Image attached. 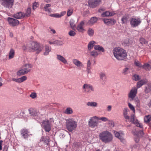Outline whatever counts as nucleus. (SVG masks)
Here are the masks:
<instances>
[{
	"label": "nucleus",
	"mask_w": 151,
	"mask_h": 151,
	"mask_svg": "<svg viewBox=\"0 0 151 151\" xmlns=\"http://www.w3.org/2000/svg\"><path fill=\"white\" fill-rule=\"evenodd\" d=\"M113 52L115 57L119 60L125 59L127 55L126 51L119 47L114 48L113 50Z\"/></svg>",
	"instance_id": "nucleus-1"
},
{
	"label": "nucleus",
	"mask_w": 151,
	"mask_h": 151,
	"mask_svg": "<svg viewBox=\"0 0 151 151\" xmlns=\"http://www.w3.org/2000/svg\"><path fill=\"white\" fill-rule=\"evenodd\" d=\"M99 138L102 141L105 143H108L112 141L113 139L111 134L107 131L101 133L99 135Z\"/></svg>",
	"instance_id": "nucleus-2"
},
{
	"label": "nucleus",
	"mask_w": 151,
	"mask_h": 151,
	"mask_svg": "<svg viewBox=\"0 0 151 151\" xmlns=\"http://www.w3.org/2000/svg\"><path fill=\"white\" fill-rule=\"evenodd\" d=\"M77 126V122L72 119L66 120V127L67 129L70 132L75 129Z\"/></svg>",
	"instance_id": "nucleus-3"
},
{
	"label": "nucleus",
	"mask_w": 151,
	"mask_h": 151,
	"mask_svg": "<svg viewBox=\"0 0 151 151\" xmlns=\"http://www.w3.org/2000/svg\"><path fill=\"white\" fill-rule=\"evenodd\" d=\"M29 46L27 47L28 51L30 52H34L35 50H37V53H39L42 50L38 43L36 42H32L29 44Z\"/></svg>",
	"instance_id": "nucleus-4"
},
{
	"label": "nucleus",
	"mask_w": 151,
	"mask_h": 151,
	"mask_svg": "<svg viewBox=\"0 0 151 151\" xmlns=\"http://www.w3.org/2000/svg\"><path fill=\"white\" fill-rule=\"evenodd\" d=\"M53 122V118H50L49 120H44L42 122V126L46 132H49L51 130V124Z\"/></svg>",
	"instance_id": "nucleus-5"
},
{
	"label": "nucleus",
	"mask_w": 151,
	"mask_h": 151,
	"mask_svg": "<svg viewBox=\"0 0 151 151\" xmlns=\"http://www.w3.org/2000/svg\"><path fill=\"white\" fill-rule=\"evenodd\" d=\"M98 120L99 117L96 116L91 117L88 122V126L92 128L97 127Z\"/></svg>",
	"instance_id": "nucleus-6"
},
{
	"label": "nucleus",
	"mask_w": 151,
	"mask_h": 151,
	"mask_svg": "<svg viewBox=\"0 0 151 151\" xmlns=\"http://www.w3.org/2000/svg\"><path fill=\"white\" fill-rule=\"evenodd\" d=\"M31 65L29 64H25L23 67V68L19 70L17 72V75L18 76H21L27 73L30 71Z\"/></svg>",
	"instance_id": "nucleus-7"
},
{
	"label": "nucleus",
	"mask_w": 151,
	"mask_h": 151,
	"mask_svg": "<svg viewBox=\"0 0 151 151\" xmlns=\"http://www.w3.org/2000/svg\"><path fill=\"white\" fill-rule=\"evenodd\" d=\"M129 22L131 27H134L139 25L141 23L142 20L140 18L133 17L130 19Z\"/></svg>",
	"instance_id": "nucleus-8"
},
{
	"label": "nucleus",
	"mask_w": 151,
	"mask_h": 151,
	"mask_svg": "<svg viewBox=\"0 0 151 151\" xmlns=\"http://www.w3.org/2000/svg\"><path fill=\"white\" fill-rule=\"evenodd\" d=\"M14 0H0L1 4L4 7L10 9L14 5Z\"/></svg>",
	"instance_id": "nucleus-9"
},
{
	"label": "nucleus",
	"mask_w": 151,
	"mask_h": 151,
	"mask_svg": "<svg viewBox=\"0 0 151 151\" xmlns=\"http://www.w3.org/2000/svg\"><path fill=\"white\" fill-rule=\"evenodd\" d=\"M83 89L84 91L87 93H90L91 91H94L93 87L91 85L88 83H85L83 85Z\"/></svg>",
	"instance_id": "nucleus-10"
},
{
	"label": "nucleus",
	"mask_w": 151,
	"mask_h": 151,
	"mask_svg": "<svg viewBox=\"0 0 151 151\" xmlns=\"http://www.w3.org/2000/svg\"><path fill=\"white\" fill-rule=\"evenodd\" d=\"M137 93V88L135 87L132 88L128 93V97L132 100L136 96Z\"/></svg>",
	"instance_id": "nucleus-11"
},
{
	"label": "nucleus",
	"mask_w": 151,
	"mask_h": 151,
	"mask_svg": "<svg viewBox=\"0 0 151 151\" xmlns=\"http://www.w3.org/2000/svg\"><path fill=\"white\" fill-rule=\"evenodd\" d=\"M130 119V122L134 124H136L137 127L140 128L142 127V125L138 122V120L135 118L134 114L131 115Z\"/></svg>",
	"instance_id": "nucleus-12"
},
{
	"label": "nucleus",
	"mask_w": 151,
	"mask_h": 151,
	"mask_svg": "<svg viewBox=\"0 0 151 151\" xmlns=\"http://www.w3.org/2000/svg\"><path fill=\"white\" fill-rule=\"evenodd\" d=\"M51 6V4H46L45 5L43 3L41 4L40 6V9H43L46 12H50L51 11V9L50 7Z\"/></svg>",
	"instance_id": "nucleus-13"
},
{
	"label": "nucleus",
	"mask_w": 151,
	"mask_h": 151,
	"mask_svg": "<svg viewBox=\"0 0 151 151\" xmlns=\"http://www.w3.org/2000/svg\"><path fill=\"white\" fill-rule=\"evenodd\" d=\"M101 1V0H89L88 4L92 8L95 7L99 4Z\"/></svg>",
	"instance_id": "nucleus-14"
},
{
	"label": "nucleus",
	"mask_w": 151,
	"mask_h": 151,
	"mask_svg": "<svg viewBox=\"0 0 151 151\" xmlns=\"http://www.w3.org/2000/svg\"><path fill=\"white\" fill-rule=\"evenodd\" d=\"M8 21L10 25L13 26L18 25L19 23L18 20L10 17L8 18Z\"/></svg>",
	"instance_id": "nucleus-15"
},
{
	"label": "nucleus",
	"mask_w": 151,
	"mask_h": 151,
	"mask_svg": "<svg viewBox=\"0 0 151 151\" xmlns=\"http://www.w3.org/2000/svg\"><path fill=\"white\" fill-rule=\"evenodd\" d=\"M114 134L115 136L118 138L121 142H122L123 143H124L125 142V140L123 137L124 134L122 132L120 133L116 131H114Z\"/></svg>",
	"instance_id": "nucleus-16"
},
{
	"label": "nucleus",
	"mask_w": 151,
	"mask_h": 151,
	"mask_svg": "<svg viewBox=\"0 0 151 151\" xmlns=\"http://www.w3.org/2000/svg\"><path fill=\"white\" fill-rule=\"evenodd\" d=\"M20 132L23 138L25 139H27L28 137L31 135V134H28L29 132L28 130L25 128L22 129Z\"/></svg>",
	"instance_id": "nucleus-17"
},
{
	"label": "nucleus",
	"mask_w": 151,
	"mask_h": 151,
	"mask_svg": "<svg viewBox=\"0 0 151 151\" xmlns=\"http://www.w3.org/2000/svg\"><path fill=\"white\" fill-rule=\"evenodd\" d=\"M104 23L107 25H113L116 22V20L114 19H103Z\"/></svg>",
	"instance_id": "nucleus-18"
},
{
	"label": "nucleus",
	"mask_w": 151,
	"mask_h": 151,
	"mask_svg": "<svg viewBox=\"0 0 151 151\" xmlns=\"http://www.w3.org/2000/svg\"><path fill=\"white\" fill-rule=\"evenodd\" d=\"M73 64L79 68L83 67V65L82 63L77 59H73L72 60Z\"/></svg>",
	"instance_id": "nucleus-19"
},
{
	"label": "nucleus",
	"mask_w": 151,
	"mask_h": 151,
	"mask_svg": "<svg viewBox=\"0 0 151 151\" xmlns=\"http://www.w3.org/2000/svg\"><path fill=\"white\" fill-rule=\"evenodd\" d=\"M84 24V22L82 21L77 25L76 29L79 32L83 33L85 31V29L83 27Z\"/></svg>",
	"instance_id": "nucleus-20"
},
{
	"label": "nucleus",
	"mask_w": 151,
	"mask_h": 151,
	"mask_svg": "<svg viewBox=\"0 0 151 151\" xmlns=\"http://www.w3.org/2000/svg\"><path fill=\"white\" fill-rule=\"evenodd\" d=\"M116 13L114 12H110L109 11L104 12L101 14L102 17H109L113 16L115 15Z\"/></svg>",
	"instance_id": "nucleus-21"
},
{
	"label": "nucleus",
	"mask_w": 151,
	"mask_h": 151,
	"mask_svg": "<svg viewBox=\"0 0 151 151\" xmlns=\"http://www.w3.org/2000/svg\"><path fill=\"white\" fill-rule=\"evenodd\" d=\"M57 59L59 61L65 64L67 63V61L66 59L62 56L60 55H56Z\"/></svg>",
	"instance_id": "nucleus-22"
},
{
	"label": "nucleus",
	"mask_w": 151,
	"mask_h": 151,
	"mask_svg": "<svg viewBox=\"0 0 151 151\" xmlns=\"http://www.w3.org/2000/svg\"><path fill=\"white\" fill-rule=\"evenodd\" d=\"M98 20V19L96 17H91L88 21V24L90 26H92L96 23Z\"/></svg>",
	"instance_id": "nucleus-23"
},
{
	"label": "nucleus",
	"mask_w": 151,
	"mask_h": 151,
	"mask_svg": "<svg viewBox=\"0 0 151 151\" xmlns=\"http://www.w3.org/2000/svg\"><path fill=\"white\" fill-rule=\"evenodd\" d=\"M13 17L14 18L18 19H22L25 17L24 13L21 12L16 13L14 14Z\"/></svg>",
	"instance_id": "nucleus-24"
},
{
	"label": "nucleus",
	"mask_w": 151,
	"mask_h": 151,
	"mask_svg": "<svg viewBox=\"0 0 151 151\" xmlns=\"http://www.w3.org/2000/svg\"><path fill=\"white\" fill-rule=\"evenodd\" d=\"M100 79L102 84L105 83L106 81V76L105 74L103 73H101L99 74Z\"/></svg>",
	"instance_id": "nucleus-25"
},
{
	"label": "nucleus",
	"mask_w": 151,
	"mask_h": 151,
	"mask_svg": "<svg viewBox=\"0 0 151 151\" xmlns=\"http://www.w3.org/2000/svg\"><path fill=\"white\" fill-rule=\"evenodd\" d=\"M66 13V11H64L61 12L60 14L58 13L52 14L50 15V16L53 17L60 18L65 15Z\"/></svg>",
	"instance_id": "nucleus-26"
},
{
	"label": "nucleus",
	"mask_w": 151,
	"mask_h": 151,
	"mask_svg": "<svg viewBox=\"0 0 151 151\" xmlns=\"http://www.w3.org/2000/svg\"><path fill=\"white\" fill-rule=\"evenodd\" d=\"M129 17L128 15H125L123 16L121 19L122 24H126L129 21Z\"/></svg>",
	"instance_id": "nucleus-27"
},
{
	"label": "nucleus",
	"mask_w": 151,
	"mask_h": 151,
	"mask_svg": "<svg viewBox=\"0 0 151 151\" xmlns=\"http://www.w3.org/2000/svg\"><path fill=\"white\" fill-rule=\"evenodd\" d=\"M147 82L146 79L141 80L137 83V88H140L142 86L146 83Z\"/></svg>",
	"instance_id": "nucleus-28"
},
{
	"label": "nucleus",
	"mask_w": 151,
	"mask_h": 151,
	"mask_svg": "<svg viewBox=\"0 0 151 151\" xmlns=\"http://www.w3.org/2000/svg\"><path fill=\"white\" fill-rule=\"evenodd\" d=\"M129 111L128 109L127 108H125L124 109L123 112V114L125 119L127 120H128L130 119V117L128 115V111Z\"/></svg>",
	"instance_id": "nucleus-29"
},
{
	"label": "nucleus",
	"mask_w": 151,
	"mask_h": 151,
	"mask_svg": "<svg viewBox=\"0 0 151 151\" xmlns=\"http://www.w3.org/2000/svg\"><path fill=\"white\" fill-rule=\"evenodd\" d=\"M15 55V51L13 49H11L8 55L9 59H11L14 57Z\"/></svg>",
	"instance_id": "nucleus-30"
},
{
	"label": "nucleus",
	"mask_w": 151,
	"mask_h": 151,
	"mask_svg": "<svg viewBox=\"0 0 151 151\" xmlns=\"http://www.w3.org/2000/svg\"><path fill=\"white\" fill-rule=\"evenodd\" d=\"M49 137L47 136L45 137H42L40 139V141L43 142L45 144L48 145L49 142Z\"/></svg>",
	"instance_id": "nucleus-31"
},
{
	"label": "nucleus",
	"mask_w": 151,
	"mask_h": 151,
	"mask_svg": "<svg viewBox=\"0 0 151 151\" xmlns=\"http://www.w3.org/2000/svg\"><path fill=\"white\" fill-rule=\"evenodd\" d=\"M94 48L95 50L101 51L102 52H104L105 51L104 47L99 45H95Z\"/></svg>",
	"instance_id": "nucleus-32"
},
{
	"label": "nucleus",
	"mask_w": 151,
	"mask_h": 151,
	"mask_svg": "<svg viewBox=\"0 0 151 151\" xmlns=\"http://www.w3.org/2000/svg\"><path fill=\"white\" fill-rule=\"evenodd\" d=\"M87 106H91L92 107H96L98 106V104L97 103L94 102H88L86 103Z\"/></svg>",
	"instance_id": "nucleus-33"
},
{
	"label": "nucleus",
	"mask_w": 151,
	"mask_h": 151,
	"mask_svg": "<svg viewBox=\"0 0 151 151\" xmlns=\"http://www.w3.org/2000/svg\"><path fill=\"white\" fill-rule=\"evenodd\" d=\"M45 51L44 52V54L45 55H48L49 52L51 51V48L50 47H49L48 46L46 45L45 46Z\"/></svg>",
	"instance_id": "nucleus-34"
},
{
	"label": "nucleus",
	"mask_w": 151,
	"mask_h": 151,
	"mask_svg": "<svg viewBox=\"0 0 151 151\" xmlns=\"http://www.w3.org/2000/svg\"><path fill=\"white\" fill-rule=\"evenodd\" d=\"M151 91V86L150 84L147 85L145 87L144 91L146 93H147Z\"/></svg>",
	"instance_id": "nucleus-35"
},
{
	"label": "nucleus",
	"mask_w": 151,
	"mask_h": 151,
	"mask_svg": "<svg viewBox=\"0 0 151 151\" xmlns=\"http://www.w3.org/2000/svg\"><path fill=\"white\" fill-rule=\"evenodd\" d=\"M73 109L70 107L67 108L64 112L65 114H71L73 113Z\"/></svg>",
	"instance_id": "nucleus-36"
},
{
	"label": "nucleus",
	"mask_w": 151,
	"mask_h": 151,
	"mask_svg": "<svg viewBox=\"0 0 151 151\" xmlns=\"http://www.w3.org/2000/svg\"><path fill=\"white\" fill-rule=\"evenodd\" d=\"M96 44V43L94 41H91L89 42L88 46V50H90L92 49Z\"/></svg>",
	"instance_id": "nucleus-37"
},
{
	"label": "nucleus",
	"mask_w": 151,
	"mask_h": 151,
	"mask_svg": "<svg viewBox=\"0 0 151 151\" xmlns=\"http://www.w3.org/2000/svg\"><path fill=\"white\" fill-rule=\"evenodd\" d=\"M31 9L30 7H28L26 10L25 13H24V17H29L31 14Z\"/></svg>",
	"instance_id": "nucleus-38"
},
{
	"label": "nucleus",
	"mask_w": 151,
	"mask_h": 151,
	"mask_svg": "<svg viewBox=\"0 0 151 151\" xmlns=\"http://www.w3.org/2000/svg\"><path fill=\"white\" fill-rule=\"evenodd\" d=\"M142 67L143 69L146 70H150L151 69V66L148 63L145 64Z\"/></svg>",
	"instance_id": "nucleus-39"
},
{
	"label": "nucleus",
	"mask_w": 151,
	"mask_h": 151,
	"mask_svg": "<svg viewBox=\"0 0 151 151\" xmlns=\"http://www.w3.org/2000/svg\"><path fill=\"white\" fill-rule=\"evenodd\" d=\"M144 121L147 123L151 121V115H149L146 116L144 119Z\"/></svg>",
	"instance_id": "nucleus-40"
},
{
	"label": "nucleus",
	"mask_w": 151,
	"mask_h": 151,
	"mask_svg": "<svg viewBox=\"0 0 151 151\" xmlns=\"http://www.w3.org/2000/svg\"><path fill=\"white\" fill-rule=\"evenodd\" d=\"M94 31L92 29L89 28L87 31V33L90 36H92L94 34Z\"/></svg>",
	"instance_id": "nucleus-41"
},
{
	"label": "nucleus",
	"mask_w": 151,
	"mask_h": 151,
	"mask_svg": "<svg viewBox=\"0 0 151 151\" xmlns=\"http://www.w3.org/2000/svg\"><path fill=\"white\" fill-rule=\"evenodd\" d=\"M29 111V114L32 116L36 115L37 114V111L33 109L30 108Z\"/></svg>",
	"instance_id": "nucleus-42"
},
{
	"label": "nucleus",
	"mask_w": 151,
	"mask_h": 151,
	"mask_svg": "<svg viewBox=\"0 0 151 151\" xmlns=\"http://www.w3.org/2000/svg\"><path fill=\"white\" fill-rule=\"evenodd\" d=\"M64 44L63 42L61 40H56L54 41V44L62 45Z\"/></svg>",
	"instance_id": "nucleus-43"
},
{
	"label": "nucleus",
	"mask_w": 151,
	"mask_h": 151,
	"mask_svg": "<svg viewBox=\"0 0 151 151\" xmlns=\"http://www.w3.org/2000/svg\"><path fill=\"white\" fill-rule=\"evenodd\" d=\"M91 55L94 58L97 57L98 55V53L95 50H93L90 53Z\"/></svg>",
	"instance_id": "nucleus-44"
},
{
	"label": "nucleus",
	"mask_w": 151,
	"mask_h": 151,
	"mask_svg": "<svg viewBox=\"0 0 151 151\" xmlns=\"http://www.w3.org/2000/svg\"><path fill=\"white\" fill-rule=\"evenodd\" d=\"M27 79V77L25 76H23L20 78H19V83H22L25 81Z\"/></svg>",
	"instance_id": "nucleus-45"
},
{
	"label": "nucleus",
	"mask_w": 151,
	"mask_h": 151,
	"mask_svg": "<svg viewBox=\"0 0 151 151\" xmlns=\"http://www.w3.org/2000/svg\"><path fill=\"white\" fill-rule=\"evenodd\" d=\"M70 24L71 28L73 29H74L75 27V25L74 24V22L73 19L70 20Z\"/></svg>",
	"instance_id": "nucleus-46"
},
{
	"label": "nucleus",
	"mask_w": 151,
	"mask_h": 151,
	"mask_svg": "<svg viewBox=\"0 0 151 151\" xmlns=\"http://www.w3.org/2000/svg\"><path fill=\"white\" fill-rule=\"evenodd\" d=\"M73 9L71 8H69L67 11V15L69 17L73 13Z\"/></svg>",
	"instance_id": "nucleus-47"
},
{
	"label": "nucleus",
	"mask_w": 151,
	"mask_h": 151,
	"mask_svg": "<svg viewBox=\"0 0 151 151\" xmlns=\"http://www.w3.org/2000/svg\"><path fill=\"white\" fill-rule=\"evenodd\" d=\"M39 6V4L37 2H35L32 5V9L33 10H35L36 9V8Z\"/></svg>",
	"instance_id": "nucleus-48"
},
{
	"label": "nucleus",
	"mask_w": 151,
	"mask_h": 151,
	"mask_svg": "<svg viewBox=\"0 0 151 151\" xmlns=\"http://www.w3.org/2000/svg\"><path fill=\"white\" fill-rule=\"evenodd\" d=\"M108 122L109 125L110 126V127H114V122L112 120L109 119Z\"/></svg>",
	"instance_id": "nucleus-49"
},
{
	"label": "nucleus",
	"mask_w": 151,
	"mask_h": 151,
	"mask_svg": "<svg viewBox=\"0 0 151 151\" xmlns=\"http://www.w3.org/2000/svg\"><path fill=\"white\" fill-rule=\"evenodd\" d=\"M129 68H128L126 67L124 68L122 71V73L124 75H126L127 74Z\"/></svg>",
	"instance_id": "nucleus-50"
},
{
	"label": "nucleus",
	"mask_w": 151,
	"mask_h": 151,
	"mask_svg": "<svg viewBox=\"0 0 151 151\" xmlns=\"http://www.w3.org/2000/svg\"><path fill=\"white\" fill-rule=\"evenodd\" d=\"M37 96V94L35 92L32 93L30 95V97L33 99L36 98Z\"/></svg>",
	"instance_id": "nucleus-51"
},
{
	"label": "nucleus",
	"mask_w": 151,
	"mask_h": 151,
	"mask_svg": "<svg viewBox=\"0 0 151 151\" xmlns=\"http://www.w3.org/2000/svg\"><path fill=\"white\" fill-rule=\"evenodd\" d=\"M68 34L70 36H74L76 35V33L74 31L71 30L69 32Z\"/></svg>",
	"instance_id": "nucleus-52"
},
{
	"label": "nucleus",
	"mask_w": 151,
	"mask_h": 151,
	"mask_svg": "<svg viewBox=\"0 0 151 151\" xmlns=\"http://www.w3.org/2000/svg\"><path fill=\"white\" fill-rule=\"evenodd\" d=\"M99 120H101L104 122L108 121L109 119L105 117H102L100 118H99Z\"/></svg>",
	"instance_id": "nucleus-53"
},
{
	"label": "nucleus",
	"mask_w": 151,
	"mask_h": 151,
	"mask_svg": "<svg viewBox=\"0 0 151 151\" xmlns=\"http://www.w3.org/2000/svg\"><path fill=\"white\" fill-rule=\"evenodd\" d=\"M128 106L130 109L132 110L134 113L135 112V109L134 106L131 104L129 103L128 104Z\"/></svg>",
	"instance_id": "nucleus-54"
},
{
	"label": "nucleus",
	"mask_w": 151,
	"mask_h": 151,
	"mask_svg": "<svg viewBox=\"0 0 151 151\" xmlns=\"http://www.w3.org/2000/svg\"><path fill=\"white\" fill-rule=\"evenodd\" d=\"M140 79L139 76L138 75L135 74L133 76V79L135 81H137Z\"/></svg>",
	"instance_id": "nucleus-55"
},
{
	"label": "nucleus",
	"mask_w": 151,
	"mask_h": 151,
	"mask_svg": "<svg viewBox=\"0 0 151 151\" xmlns=\"http://www.w3.org/2000/svg\"><path fill=\"white\" fill-rule=\"evenodd\" d=\"M140 42L142 44H145L147 43V42L145 39L142 38H141L140 39Z\"/></svg>",
	"instance_id": "nucleus-56"
},
{
	"label": "nucleus",
	"mask_w": 151,
	"mask_h": 151,
	"mask_svg": "<svg viewBox=\"0 0 151 151\" xmlns=\"http://www.w3.org/2000/svg\"><path fill=\"white\" fill-rule=\"evenodd\" d=\"M28 46H29V44H27L26 45H24L22 46V49L24 51H26V50H28V49L27 48V47Z\"/></svg>",
	"instance_id": "nucleus-57"
},
{
	"label": "nucleus",
	"mask_w": 151,
	"mask_h": 151,
	"mask_svg": "<svg viewBox=\"0 0 151 151\" xmlns=\"http://www.w3.org/2000/svg\"><path fill=\"white\" fill-rule=\"evenodd\" d=\"M124 43L126 44V45L129 46V42L128 39L124 40Z\"/></svg>",
	"instance_id": "nucleus-58"
},
{
	"label": "nucleus",
	"mask_w": 151,
	"mask_h": 151,
	"mask_svg": "<svg viewBox=\"0 0 151 151\" xmlns=\"http://www.w3.org/2000/svg\"><path fill=\"white\" fill-rule=\"evenodd\" d=\"M91 62L89 60H88L87 65V68H91Z\"/></svg>",
	"instance_id": "nucleus-59"
},
{
	"label": "nucleus",
	"mask_w": 151,
	"mask_h": 151,
	"mask_svg": "<svg viewBox=\"0 0 151 151\" xmlns=\"http://www.w3.org/2000/svg\"><path fill=\"white\" fill-rule=\"evenodd\" d=\"M134 64H135L137 66H138V67H142V66L141 64L139 63L137 61V62H136L135 61L134 63Z\"/></svg>",
	"instance_id": "nucleus-60"
},
{
	"label": "nucleus",
	"mask_w": 151,
	"mask_h": 151,
	"mask_svg": "<svg viewBox=\"0 0 151 151\" xmlns=\"http://www.w3.org/2000/svg\"><path fill=\"white\" fill-rule=\"evenodd\" d=\"M134 140L136 142H138L139 141V137H138L137 136H136L134 138Z\"/></svg>",
	"instance_id": "nucleus-61"
},
{
	"label": "nucleus",
	"mask_w": 151,
	"mask_h": 151,
	"mask_svg": "<svg viewBox=\"0 0 151 151\" xmlns=\"http://www.w3.org/2000/svg\"><path fill=\"white\" fill-rule=\"evenodd\" d=\"M8 147L7 145H5L3 148V151H7Z\"/></svg>",
	"instance_id": "nucleus-62"
},
{
	"label": "nucleus",
	"mask_w": 151,
	"mask_h": 151,
	"mask_svg": "<svg viewBox=\"0 0 151 151\" xmlns=\"http://www.w3.org/2000/svg\"><path fill=\"white\" fill-rule=\"evenodd\" d=\"M111 105L108 106L107 107V111H110L111 110Z\"/></svg>",
	"instance_id": "nucleus-63"
},
{
	"label": "nucleus",
	"mask_w": 151,
	"mask_h": 151,
	"mask_svg": "<svg viewBox=\"0 0 151 151\" xmlns=\"http://www.w3.org/2000/svg\"><path fill=\"white\" fill-rule=\"evenodd\" d=\"M134 100L135 101L136 103L137 104V105H138L139 104V100L137 98H136Z\"/></svg>",
	"instance_id": "nucleus-64"
}]
</instances>
